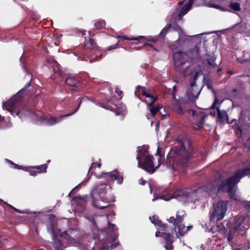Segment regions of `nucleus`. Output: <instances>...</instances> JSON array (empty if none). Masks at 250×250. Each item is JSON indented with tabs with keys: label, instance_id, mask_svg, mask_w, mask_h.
Here are the masks:
<instances>
[{
	"label": "nucleus",
	"instance_id": "f257e3e1",
	"mask_svg": "<svg viewBox=\"0 0 250 250\" xmlns=\"http://www.w3.org/2000/svg\"><path fill=\"white\" fill-rule=\"evenodd\" d=\"M250 174V168L239 170L236 172L234 176L225 181H223L220 184H219V182L222 180V177L219 176L217 180L208 184L205 187L200 188L203 189V191L201 194H199L197 196L198 201L203 200L207 195H212L216 193L217 189L219 191L228 192L231 198L237 201H240L241 200L235 194L234 187L241 178Z\"/></svg>",
	"mask_w": 250,
	"mask_h": 250
},
{
	"label": "nucleus",
	"instance_id": "f03ea898",
	"mask_svg": "<svg viewBox=\"0 0 250 250\" xmlns=\"http://www.w3.org/2000/svg\"><path fill=\"white\" fill-rule=\"evenodd\" d=\"M173 58L176 69L185 76L189 75L193 77V80H191L190 85L187 89L186 97L188 100L193 101L197 98L201 90L195 84L198 77L202 74L201 70L199 67L194 68L188 64V58L193 59L190 53L188 54L182 52H175L173 54Z\"/></svg>",
	"mask_w": 250,
	"mask_h": 250
},
{
	"label": "nucleus",
	"instance_id": "7ed1b4c3",
	"mask_svg": "<svg viewBox=\"0 0 250 250\" xmlns=\"http://www.w3.org/2000/svg\"><path fill=\"white\" fill-rule=\"evenodd\" d=\"M178 146H178H175L171 149L168 154L169 157L173 158V168L175 171L178 170L177 167L179 165H184L186 164L192 151L190 141L186 138L178 141Z\"/></svg>",
	"mask_w": 250,
	"mask_h": 250
},
{
	"label": "nucleus",
	"instance_id": "20e7f679",
	"mask_svg": "<svg viewBox=\"0 0 250 250\" xmlns=\"http://www.w3.org/2000/svg\"><path fill=\"white\" fill-rule=\"evenodd\" d=\"M138 155L137 160L138 162V167H141L148 172L153 173L155 169L160 166L159 160L160 157L158 153H159V148L158 147L156 155L158 157V164H154L152 160L153 156L150 155L148 152L147 146H143L138 147Z\"/></svg>",
	"mask_w": 250,
	"mask_h": 250
},
{
	"label": "nucleus",
	"instance_id": "39448f33",
	"mask_svg": "<svg viewBox=\"0 0 250 250\" xmlns=\"http://www.w3.org/2000/svg\"><path fill=\"white\" fill-rule=\"evenodd\" d=\"M248 220L246 217L237 216L233 220V224L227 235L229 243L239 236L244 235L249 228Z\"/></svg>",
	"mask_w": 250,
	"mask_h": 250
},
{
	"label": "nucleus",
	"instance_id": "423d86ee",
	"mask_svg": "<svg viewBox=\"0 0 250 250\" xmlns=\"http://www.w3.org/2000/svg\"><path fill=\"white\" fill-rule=\"evenodd\" d=\"M201 5L214 8L219 9L221 11H225V8L222 7L220 5L211 3L206 0H189L186 4L183 6L180 10L177 9V11L172 14V18L175 20H180L182 17L185 15L192 7V5L198 6Z\"/></svg>",
	"mask_w": 250,
	"mask_h": 250
},
{
	"label": "nucleus",
	"instance_id": "0eeeda50",
	"mask_svg": "<svg viewBox=\"0 0 250 250\" xmlns=\"http://www.w3.org/2000/svg\"><path fill=\"white\" fill-rule=\"evenodd\" d=\"M56 224L55 223H51L48 225L47 230L49 233H51L52 235V237L54 241L53 248L55 250H63V243H62V240H60V237L63 238V241L66 240L69 244L74 245L76 244L77 242L72 238L69 237V236L64 231L63 233H61L59 235V237L57 235L55 236L56 231Z\"/></svg>",
	"mask_w": 250,
	"mask_h": 250
},
{
	"label": "nucleus",
	"instance_id": "6e6552de",
	"mask_svg": "<svg viewBox=\"0 0 250 250\" xmlns=\"http://www.w3.org/2000/svg\"><path fill=\"white\" fill-rule=\"evenodd\" d=\"M185 215V211L180 210L177 212L175 218L174 217H170L169 219H167V221L173 225L174 227V231L176 232L177 237L183 236L192 227V226L186 227L185 225L183 224V217ZM172 231H173V230H172Z\"/></svg>",
	"mask_w": 250,
	"mask_h": 250
},
{
	"label": "nucleus",
	"instance_id": "1a4fd4ad",
	"mask_svg": "<svg viewBox=\"0 0 250 250\" xmlns=\"http://www.w3.org/2000/svg\"><path fill=\"white\" fill-rule=\"evenodd\" d=\"M135 94L136 97L140 99L141 98V95L145 96L146 98L147 99H146L145 102L147 103L150 115L152 117H154L156 114L163 107L161 104H158L157 106H153V103L157 100V98L152 96L146 92L144 87L138 86L136 87Z\"/></svg>",
	"mask_w": 250,
	"mask_h": 250
},
{
	"label": "nucleus",
	"instance_id": "9d476101",
	"mask_svg": "<svg viewBox=\"0 0 250 250\" xmlns=\"http://www.w3.org/2000/svg\"><path fill=\"white\" fill-rule=\"evenodd\" d=\"M228 203L226 201H220L213 204V211L210 216L211 221H218L224 218L228 209Z\"/></svg>",
	"mask_w": 250,
	"mask_h": 250
},
{
	"label": "nucleus",
	"instance_id": "9b49d317",
	"mask_svg": "<svg viewBox=\"0 0 250 250\" xmlns=\"http://www.w3.org/2000/svg\"><path fill=\"white\" fill-rule=\"evenodd\" d=\"M203 191V189L198 188L195 191L188 194L187 190H179L173 194V198H175L179 201H183L186 199L187 202L195 203L196 201H198L197 196L199 194H201Z\"/></svg>",
	"mask_w": 250,
	"mask_h": 250
},
{
	"label": "nucleus",
	"instance_id": "f8f14e48",
	"mask_svg": "<svg viewBox=\"0 0 250 250\" xmlns=\"http://www.w3.org/2000/svg\"><path fill=\"white\" fill-rule=\"evenodd\" d=\"M21 92L19 91L14 96L6 103H3V108L11 113L13 116L20 114L19 110V102L21 99Z\"/></svg>",
	"mask_w": 250,
	"mask_h": 250
},
{
	"label": "nucleus",
	"instance_id": "ddd939ff",
	"mask_svg": "<svg viewBox=\"0 0 250 250\" xmlns=\"http://www.w3.org/2000/svg\"><path fill=\"white\" fill-rule=\"evenodd\" d=\"M81 103H80L77 108L76 110H75L73 112L70 114H68L65 115H62L60 117H41L39 116V118H40V121L41 123H42L43 124L47 125H54L60 122L63 119L64 117H68L72 114H73L74 113H75L79 108L80 106Z\"/></svg>",
	"mask_w": 250,
	"mask_h": 250
},
{
	"label": "nucleus",
	"instance_id": "4468645a",
	"mask_svg": "<svg viewBox=\"0 0 250 250\" xmlns=\"http://www.w3.org/2000/svg\"><path fill=\"white\" fill-rule=\"evenodd\" d=\"M102 177L104 179L107 183L116 180L118 184H121L123 181V176L117 170L108 173H103Z\"/></svg>",
	"mask_w": 250,
	"mask_h": 250
},
{
	"label": "nucleus",
	"instance_id": "2eb2a0df",
	"mask_svg": "<svg viewBox=\"0 0 250 250\" xmlns=\"http://www.w3.org/2000/svg\"><path fill=\"white\" fill-rule=\"evenodd\" d=\"M93 198L94 205L98 208L103 209L109 205V200L104 198V196L98 195Z\"/></svg>",
	"mask_w": 250,
	"mask_h": 250
},
{
	"label": "nucleus",
	"instance_id": "dca6fc26",
	"mask_svg": "<svg viewBox=\"0 0 250 250\" xmlns=\"http://www.w3.org/2000/svg\"><path fill=\"white\" fill-rule=\"evenodd\" d=\"M155 236L156 237H163L167 243V244L165 246L166 249L167 250H172L173 247L172 245V237L169 233H167L166 232H161L160 231H158L156 232Z\"/></svg>",
	"mask_w": 250,
	"mask_h": 250
},
{
	"label": "nucleus",
	"instance_id": "f3484780",
	"mask_svg": "<svg viewBox=\"0 0 250 250\" xmlns=\"http://www.w3.org/2000/svg\"><path fill=\"white\" fill-rule=\"evenodd\" d=\"M188 114L190 115H192L193 117H197L199 119V121L196 122L195 126V128H201L203 126V121L206 117V115L202 113H200L199 114L197 113L193 110H188Z\"/></svg>",
	"mask_w": 250,
	"mask_h": 250
},
{
	"label": "nucleus",
	"instance_id": "a211bd4d",
	"mask_svg": "<svg viewBox=\"0 0 250 250\" xmlns=\"http://www.w3.org/2000/svg\"><path fill=\"white\" fill-rule=\"evenodd\" d=\"M169 107L170 109L179 114L183 115L185 113L179 101H173L169 105Z\"/></svg>",
	"mask_w": 250,
	"mask_h": 250
},
{
	"label": "nucleus",
	"instance_id": "6ab92c4d",
	"mask_svg": "<svg viewBox=\"0 0 250 250\" xmlns=\"http://www.w3.org/2000/svg\"><path fill=\"white\" fill-rule=\"evenodd\" d=\"M106 185L105 184H102L98 186L97 187L92 191V196L93 198L96 197V196L98 195L104 196L106 193Z\"/></svg>",
	"mask_w": 250,
	"mask_h": 250
},
{
	"label": "nucleus",
	"instance_id": "aec40b11",
	"mask_svg": "<svg viewBox=\"0 0 250 250\" xmlns=\"http://www.w3.org/2000/svg\"><path fill=\"white\" fill-rule=\"evenodd\" d=\"M47 62L49 64L48 65V67H52L55 73H57L60 76H62V74L60 70V65L56 61L53 60H47Z\"/></svg>",
	"mask_w": 250,
	"mask_h": 250
},
{
	"label": "nucleus",
	"instance_id": "412c9836",
	"mask_svg": "<svg viewBox=\"0 0 250 250\" xmlns=\"http://www.w3.org/2000/svg\"><path fill=\"white\" fill-rule=\"evenodd\" d=\"M218 110V117L221 122H227L228 120V116L227 112L224 111H220L219 108L217 107Z\"/></svg>",
	"mask_w": 250,
	"mask_h": 250
},
{
	"label": "nucleus",
	"instance_id": "4be33fe9",
	"mask_svg": "<svg viewBox=\"0 0 250 250\" xmlns=\"http://www.w3.org/2000/svg\"><path fill=\"white\" fill-rule=\"evenodd\" d=\"M149 219L152 223L154 224L155 226H160L164 229H166L167 228V225L166 224H164L159 220H157V218L156 216H153L152 217H150Z\"/></svg>",
	"mask_w": 250,
	"mask_h": 250
},
{
	"label": "nucleus",
	"instance_id": "5701e85b",
	"mask_svg": "<svg viewBox=\"0 0 250 250\" xmlns=\"http://www.w3.org/2000/svg\"><path fill=\"white\" fill-rule=\"evenodd\" d=\"M65 83L68 85H70L71 86L77 87L79 84V81L73 77H70L66 79Z\"/></svg>",
	"mask_w": 250,
	"mask_h": 250
},
{
	"label": "nucleus",
	"instance_id": "b1692460",
	"mask_svg": "<svg viewBox=\"0 0 250 250\" xmlns=\"http://www.w3.org/2000/svg\"><path fill=\"white\" fill-rule=\"evenodd\" d=\"M96 44L93 39H89L85 41V47L86 48L92 50L95 48Z\"/></svg>",
	"mask_w": 250,
	"mask_h": 250
},
{
	"label": "nucleus",
	"instance_id": "393cba45",
	"mask_svg": "<svg viewBox=\"0 0 250 250\" xmlns=\"http://www.w3.org/2000/svg\"><path fill=\"white\" fill-rule=\"evenodd\" d=\"M215 60L216 57L214 55L207 56V58H206V60L209 65L213 67H215L217 66V64L215 63Z\"/></svg>",
	"mask_w": 250,
	"mask_h": 250
},
{
	"label": "nucleus",
	"instance_id": "a878e982",
	"mask_svg": "<svg viewBox=\"0 0 250 250\" xmlns=\"http://www.w3.org/2000/svg\"><path fill=\"white\" fill-rule=\"evenodd\" d=\"M95 26L98 29L103 28L105 26V22L104 21H98L95 23Z\"/></svg>",
	"mask_w": 250,
	"mask_h": 250
},
{
	"label": "nucleus",
	"instance_id": "bb28decb",
	"mask_svg": "<svg viewBox=\"0 0 250 250\" xmlns=\"http://www.w3.org/2000/svg\"><path fill=\"white\" fill-rule=\"evenodd\" d=\"M47 166L46 164H44L38 167H35L34 168H36L38 171V173L40 172H46V168H47Z\"/></svg>",
	"mask_w": 250,
	"mask_h": 250
},
{
	"label": "nucleus",
	"instance_id": "cd10ccee",
	"mask_svg": "<svg viewBox=\"0 0 250 250\" xmlns=\"http://www.w3.org/2000/svg\"><path fill=\"white\" fill-rule=\"evenodd\" d=\"M229 7L234 10L239 11L240 10V6L239 3L237 2L231 3L229 5Z\"/></svg>",
	"mask_w": 250,
	"mask_h": 250
},
{
	"label": "nucleus",
	"instance_id": "c85d7f7f",
	"mask_svg": "<svg viewBox=\"0 0 250 250\" xmlns=\"http://www.w3.org/2000/svg\"><path fill=\"white\" fill-rule=\"evenodd\" d=\"M118 110L117 111L116 115H118L123 114L125 111V106L124 105H121V107L117 106Z\"/></svg>",
	"mask_w": 250,
	"mask_h": 250
},
{
	"label": "nucleus",
	"instance_id": "c756f323",
	"mask_svg": "<svg viewBox=\"0 0 250 250\" xmlns=\"http://www.w3.org/2000/svg\"><path fill=\"white\" fill-rule=\"evenodd\" d=\"M0 202H2L4 204H6L7 206H8V207H9L11 208H12L14 210H15L16 211L20 213H24V211H21L19 209H18L17 208H15V207H14L13 206H12V205L8 204L7 202H4L3 200H2V199H0Z\"/></svg>",
	"mask_w": 250,
	"mask_h": 250
},
{
	"label": "nucleus",
	"instance_id": "7c9ffc66",
	"mask_svg": "<svg viewBox=\"0 0 250 250\" xmlns=\"http://www.w3.org/2000/svg\"><path fill=\"white\" fill-rule=\"evenodd\" d=\"M179 37L178 39L175 42V44L178 43L179 42H184L185 40V35L182 34V31L179 32Z\"/></svg>",
	"mask_w": 250,
	"mask_h": 250
},
{
	"label": "nucleus",
	"instance_id": "2f4dec72",
	"mask_svg": "<svg viewBox=\"0 0 250 250\" xmlns=\"http://www.w3.org/2000/svg\"><path fill=\"white\" fill-rule=\"evenodd\" d=\"M159 198L162 199L165 201H169L170 199V198L169 196L166 197V196L163 195V196H161L154 197L152 199V201H155V200H156L157 199H159Z\"/></svg>",
	"mask_w": 250,
	"mask_h": 250
},
{
	"label": "nucleus",
	"instance_id": "473e14b6",
	"mask_svg": "<svg viewBox=\"0 0 250 250\" xmlns=\"http://www.w3.org/2000/svg\"><path fill=\"white\" fill-rule=\"evenodd\" d=\"M122 38H123L124 39H126V40H131V41H138V40H139L140 39L143 38H144V37H143V36H139V37H137V38H127L126 37L123 36Z\"/></svg>",
	"mask_w": 250,
	"mask_h": 250
},
{
	"label": "nucleus",
	"instance_id": "72a5a7b5",
	"mask_svg": "<svg viewBox=\"0 0 250 250\" xmlns=\"http://www.w3.org/2000/svg\"><path fill=\"white\" fill-rule=\"evenodd\" d=\"M169 26H170V25H169L167 27H165L163 29V30L160 32V35L161 36H162V35L164 36L167 33V30H168V29Z\"/></svg>",
	"mask_w": 250,
	"mask_h": 250
},
{
	"label": "nucleus",
	"instance_id": "f704fd0d",
	"mask_svg": "<svg viewBox=\"0 0 250 250\" xmlns=\"http://www.w3.org/2000/svg\"><path fill=\"white\" fill-rule=\"evenodd\" d=\"M153 124H155V130L156 131H157L159 129V123L157 121H156L155 122L152 121L151 122V125L152 126Z\"/></svg>",
	"mask_w": 250,
	"mask_h": 250
},
{
	"label": "nucleus",
	"instance_id": "c9c22d12",
	"mask_svg": "<svg viewBox=\"0 0 250 250\" xmlns=\"http://www.w3.org/2000/svg\"><path fill=\"white\" fill-rule=\"evenodd\" d=\"M109 229H111V231H114L117 229V228L114 224L108 223Z\"/></svg>",
	"mask_w": 250,
	"mask_h": 250
},
{
	"label": "nucleus",
	"instance_id": "e433bc0d",
	"mask_svg": "<svg viewBox=\"0 0 250 250\" xmlns=\"http://www.w3.org/2000/svg\"><path fill=\"white\" fill-rule=\"evenodd\" d=\"M29 173L31 176H35L37 175V173H39L38 171L34 169L29 170Z\"/></svg>",
	"mask_w": 250,
	"mask_h": 250
},
{
	"label": "nucleus",
	"instance_id": "4c0bfd02",
	"mask_svg": "<svg viewBox=\"0 0 250 250\" xmlns=\"http://www.w3.org/2000/svg\"><path fill=\"white\" fill-rule=\"evenodd\" d=\"M117 48V44H114V45H112L108 47L107 49V50L110 51L112 49H115Z\"/></svg>",
	"mask_w": 250,
	"mask_h": 250
},
{
	"label": "nucleus",
	"instance_id": "58836bf2",
	"mask_svg": "<svg viewBox=\"0 0 250 250\" xmlns=\"http://www.w3.org/2000/svg\"><path fill=\"white\" fill-rule=\"evenodd\" d=\"M9 163H10L11 164H12L14 166V168H18V169H21V168H22L21 167L17 164H15L14 163H13L12 162L10 161H9Z\"/></svg>",
	"mask_w": 250,
	"mask_h": 250
},
{
	"label": "nucleus",
	"instance_id": "ea45409f",
	"mask_svg": "<svg viewBox=\"0 0 250 250\" xmlns=\"http://www.w3.org/2000/svg\"><path fill=\"white\" fill-rule=\"evenodd\" d=\"M176 91V86L174 85L173 87L172 95L173 96V99L175 98V93Z\"/></svg>",
	"mask_w": 250,
	"mask_h": 250
},
{
	"label": "nucleus",
	"instance_id": "a19ab883",
	"mask_svg": "<svg viewBox=\"0 0 250 250\" xmlns=\"http://www.w3.org/2000/svg\"><path fill=\"white\" fill-rule=\"evenodd\" d=\"M217 102V99H215V101H214V103L213 104H212V106H211V108H215V104H216Z\"/></svg>",
	"mask_w": 250,
	"mask_h": 250
},
{
	"label": "nucleus",
	"instance_id": "79ce46f5",
	"mask_svg": "<svg viewBox=\"0 0 250 250\" xmlns=\"http://www.w3.org/2000/svg\"><path fill=\"white\" fill-rule=\"evenodd\" d=\"M107 245H104L101 250H107V247H106Z\"/></svg>",
	"mask_w": 250,
	"mask_h": 250
},
{
	"label": "nucleus",
	"instance_id": "37998d69",
	"mask_svg": "<svg viewBox=\"0 0 250 250\" xmlns=\"http://www.w3.org/2000/svg\"><path fill=\"white\" fill-rule=\"evenodd\" d=\"M95 165L96 164L95 163H92L90 168L89 169V171L91 170L92 168H93V167H95Z\"/></svg>",
	"mask_w": 250,
	"mask_h": 250
},
{
	"label": "nucleus",
	"instance_id": "c03bdc74",
	"mask_svg": "<svg viewBox=\"0 0 250 250\" xmlns=\"http://www.w3.org/2000/svg\"><path fill=\"white\" fill-rule=\"evenodd\" d=\"M221 0H210L209 1L211 3H213V2H220Z\"/></svg>",
	"mask_w": 250,
	"mask_h": 250
},
{
	"label": "nucleus",
	"instance_id": "a18cd8bd",
	"mask_svg": "<svg viewBox=\"0 0 250 250\" xmlns=\"http://www.w3.org/2000/svg\"><path fill=\"white\" fill-rule=\"evenodd\" d=\"M140 181H141V183H140L141 184L144 185H145L146 181L145 180H143L142 179L140 180Z\"/></svg>",
	"mask_w": 250,
	"mask_h": 250
},
{
	"label": "nucleus",
	"instance_id": "49530a36",
	"mask_svg": "<svg viewBox=\"0 0 250 250\" xmlns=\"http://www.w3.org/2000/svg\"><path fill=\"white\" fill-rule=\"evenodd\" d=\"M194 52H195V54H196V56H195V58H198V52H197V51L196 50V51H194Z\"/></svg>",
	"mask_w": 250,
	"mask_h": 250
},
{
	"label": "nucleus",
	"instance_id": "de8ad7c7",
	"mask_svg": "<svg viewBox=\"0 0 250 250\" xmlns=\"http://www.w3.org/2000/svg\"><path fill=\"white\" fill-rule=\"evenodd\" d=\"M178 46H176V45H173V46H170V47L172 49H176Z\"/></svg>",
	"mask_w": 250,
	"mask_h": 250
},
{
	"label": "nucleus",
	"instance_id": "09e8293b",
	"mask_svg": "<svg viewBox=\"0 0 250 250\" xmlns=\"http://www.w3.org/2000/svg\"><path fill=\"white\" fill-rule=\"evenodd\" d=\"M12 126V124H11V123L9 122V123H8V125H6V127H10V126Z\"/></svg>",
	"mask_w": 250,
	"mask_h": 250
},
{
	"label": "nucleus",
	"instance_id": "8fccbe9b",
	"mask_svg": "<svg viewBox=\"0 0 250 250\" xmlns=\"http://www.w3.org/2000/svg\"><path fill=\"white\" fill-rule=\"evenodd\" d=\"M4 120V117H1L0 115V122H2L3 121V120Z\"/></svg>",
	"mask_w": 250,
	"mask_h": 250
},
{
	"label": "nucleus",
	"instance_id": "3c124183",
	"mask_svg": "<svg viewBox=\"0 0 250 250\" xmlns=\"http://www.w3.org/2000/svg\"><path fill=\"white\" fill-rule=\"evenodd\" d=\"M116 92L118 93V95H120L122 94V91H119V92H118V91H116Z\"/></svg>",
	"mask_w": 250,
	"mask_h": 250
},
{
	"label": "nucleus",
	"instance_id": "603ef678",
	"mask_svg": "<svg viewBox=\"0 0 250 250\" xmlns=\"http://www.w3.org/2000/svg\"><path fill=\"white\" fill-rule=\"evenodd\" d=\"M116 246V245H110V247H111V248H115Z\"/></svg>",
	"mask_w": 250,
	"mask_h": 250
},
{
	"label": "nucleus",
	"instance_id": "864d4df0",
	"mask_svg": "<svg viewBox=\"0 0 250 250\" xmlns=\"http://www.w3.org/2000/svg\"><path fill=\"white\" fill-rule=\"evenodd\" d=\"M167 116H168V115L167 114L162 115V118H165Z\"/></svg>",
	"mask_w": 250,
	"mask_h": 250
},
{
	"label": "nucleus",
	"instance_id": "5fc2aeb1",
	"mask_svg": "<svg viewBox=\"0 0 250 250\" xmlns=\"http://www.w3.org/2000/svg\"><path fill=\"white\" fill-rule=\"evenodd\" d=\"M184 1H181L178 3V4L181 5L183 3Z\"/></svg>",
	"mask_w": 250,
	"mask_h": 250
},
{
	"label": "nucleus",
	"instance_id": "6e6d98bb",
	"mask_svg": "<svg viewBox=\"0 0 250 250\" xmlns=\"http://www.w3.org/2000/svg\"><path fill=\"white\" fill-rule=\"evenodd\" d=\"M210 114H211V115H212L213 116H214L215 115V112H214L213 113L211 112V113H210Z\"/></svg>",
	"mask_w": 250,
	"mask_h": 250
},
{
	"label": "nucleus",
	"instance_id": "4d7b16f0",
	"mask_svg": "<svg viewBox=\"0 0 250 250\" xmlns=\"http://www.w3.org/2000/svg\"><path fill=\"white\" fill-rule=\"evenodd\" d=\"M101 166V163H98V167L99 168H100Z\"/></svg>",
	"mask_w": 250,
	"mask_h": 250
},
{
	"label": "nucleus",
	"instance_id": "13d9d810",
	"mask_svg": "<svg viewBox=\"0 0 250 250\" xmlns=\"http://www.w3.org/2000/svg\"><path fill=\"white\" fill-rule=\"evenodd\" d=\"M75 188H74V189H73L70 191V193H69V194H68V196H70L71 193L72 192V191H73V190H74Z\"/></svg>",
	"mask_w": 250,
	"mask_h": 250
},
{
	"label": "nucleus",
	"instance_id": "bf43d9fd",
	"mask_svg": "<svg viewBox=\"0 0 250 250\" xmlns=\"http://www.w3.org/2000/svg\"><path fill=\"white\" fill-rule=\"evenodd\" d=\"M116 238H117V236H116V237H115V236H114V238H113V240H114V241H116Z\"/></svg>",
	"mask_w": 250,
	"mask_h": 250
},
{
	"label": "nucleus",
	"instance_id": "052dcab7",
	"mask_svg": "<svg viewBox=\"0 0 250 250\" xmlns=\"http://www.w3.org/2000/svg\"><path fill=\"white\" fill-rule=\"evenodd\" d=\"M99 58H100V56H97V57H96V58H97V59H98Z\"/></svg>",
	"mask_w": 250,
	"mask_h": 250
},
{
	"label": "nucleus",
	"instance_id": "680f3d73",
	"mask_svg": "<svg viewBox=\"0 0 250 250\" xmlns=\"http://www.w3.org/2000/svg\"><path fill=\"white\" fill-rule=\"evenodd\" d=\"M149 116V114H148V115L147 116V119H149V117H148Z\"/></svg>",
	"mask_w": 250,
	"mask_h": 250
},
{
	"label": "nucleus",
	"instance_id": "e2e57ef3",
	"mask_svg": "<svg viewBox=\"0 0 250 250\" xmlns=\"http://www.w3.org/2000/svg\"><path fill=\"white\" fill-rule=\"evenodd\" d=\"M92 61H93V60H91L90 61V62H92Z\"/></svg>",
	"mask_w": 250,
	"mask_h": 250
}]
</instances>
